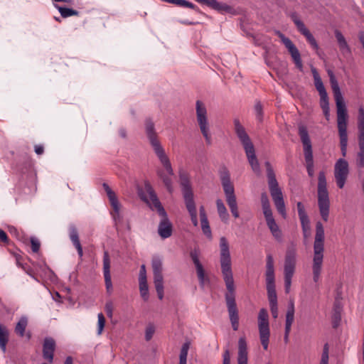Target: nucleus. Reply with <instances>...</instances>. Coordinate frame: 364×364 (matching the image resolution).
I'll return each mask as SVG.
<instances>
[{"mask_svg":"<svg viewBox=\"0 0 364 364\" xmlns=\"http://www.w3.org/2000/svg\"><path fill=\"white\" fill-rule=\"evenodd\" d=\"M152 268L154 272V283L158 297L159 298V259L157 257H154L152 260Z\"/></svg>","mask_w":364,"mask_h":364,"instance_id":"obj_29","label":"nucleus"},{"mask_svg":"<svg viewBox=\"0 0 364 364\" xmlns=\"http://www.w3.org/2000/svg\"><path fill=\"white\" fill-rule=\"evenodd\" d=\"M265 279L267 288L275 287L274 259L271 254H268L266 258Z\"/></svg>","mask_w":364,"mask_h":364,"instance_id":"obj_20","label":"nucleus"},{"mask_svg":"<svg viewBox=\"0 0 364 364\" xmlns=\"http://www.w3.org/2000/svg\"><path fill=\"white\" fill-rule=\"evenodd\" d=\"M145 131L156 156L159 157V141L157 139V133L155 130L154 123L150 118H147L145 120Z\"/></svg>","mask_w":364,"mask_h":364,"instance_id":"obj_18","label":"nucleus"},{"mask_svg":"<svg viewBox=\"0 0 364 364\" xmlns=\"http://www.w3.org/2000/svg\"><path fill=\"white\" fill-rule=\"evenodd\" d=\"M196 114L200 132L205 138L206 144L210 145L212 143V139L210 133L208 111L205 105L200 100H197L196 102Z\"/></svg>","mask_w":364,"mask_h":364,"instance_id":"obj_7","label":"nucleus"},{"mask_svg":"<svg viewBox=\"0 0 364 364\" xmlns=\"http://www.w3.org/2000/svg\"><path fill=\"white\" fill-rule=\"evenodd\" d=\"M69 236L74 246L80 245L77 229L71 225L69 228Z\"/></svg>","mask_w":364,"mask_h":364,"instance_id":"obj_39","label":"nucleus"},{"mask_svg":"<svg viewBox=\"0 0 364 364\" xmlns=\"http://www.w3.org/2000/svg\"><path fill=\"white\" fill-rule=\"evenodd\" d=\"M173 233V225L168 219L166 213L161 206V238H168Z\"/></svg>","mask_w":364,"mask_h":364,"instance_id":"obj_19","label":"nucleus"},{"mask_svg":"<svg viewBox=\"0 0 364 364\" xmlns=\"http://www.w3.org/2000/svg\"><path fill=\"white\" fill-rule=\"evenodd\" d=\"M293 21L295 23L298 31L304 36L310 31L306 28L304 23L300 21L296 16H292Z\"/></svg>","mask_w":364,"mask_h":364,"instance_id":"obj_42","label":"nucleus"},{"mask_svg":"<svg viewBox=\"0 0 364 364\" xmlns=\"http://www.w3.org/2000/svg\"><path fill=\"white\" fill-rule=\"evenodd\" d=\"M220 178H221L222 185L224 183H228L231 182L230 174H229L228 171H225L221 173Z\"/></svg>","mask_w":364,"mask_h":364,"instance_id":"obj_58","label":"nucleus"},{"mask_svg":"<svg viewBox=\"0 0 364 364\" xmlns=\"http://www.w3.org/2000/svg\"><path fill=\"white\" fill-rule=\"evenodd\" d=\"M196 1L206 5L221 13H231L232 8L226 4L220 3L216 0H195Z\"/></svg>","mask_w":364,"mask_h":364,"instance_id":"obj_25","label":"nucleus"},{"mask_svg":"<svg viewBox=\"0 0 364 364\" xmlns=\"http://www.w3.org/2000/svg\"><path fill=\"white\" fill-rule=\"evenodd\" d=\"M267 225L270 230L273 237L279 242L282 240V232L279 228L278 225L275 222L274 218H269L265 219Z\"/></svg>","mask_w":364,"mask_h":364,"instance_id":"obj_27","label":"nucleus"},{"mask_svg":"<svg viewBox=\"0 0 364 364\" xmlns=\"http://www.w3.org/2000/svg\"><path fill=\"white\" fill-rule=\"evenodd\" d=\"M216 206L220 220L225 223H228L229 220V214L228 213L227 208H225L223 200L221 199H218L216 200Z\"/></svg>","mask_w":364,"mask_h":364,"instance_id":"obj_32","label":"nucleus"},{"mask_svg":"<svg viewBox=\"0 0 364 364\" xmlns=\"http://www.w3.org/2000/svg\"><path fill=\"white\" fill-rule=\"evenodd\" d=\"M34 150L38 155H41L44 152V147L43 145H36Z\"/></svg>","mask_w":364,"mask_h":364,"instance_id":"obj_64","label":"nucleus"},{"mask_svg":"<svg viewBox=\"0 0 364 364\" xmlns=\"http://www.w3.org/2000/svg\"><path fill=\"white\" fill-rule=\"evenodd\" d=\"M137 193L140 199L151 209L159 213V200L149 181H144V186L137 185Z\"/></svg>","mask_w":364,"mask_h":364,"instance_id":"obj_10","label":"nucleus"},{"mask_svg":"<svg viewBox=\"0 0 364 364\" xmlns=\"http://www.w3.org/2000/svg\"><path fill=\"white\" fill-rule=\"evenodd\" d=\"M261 203L262 205L263 213L265 219L272 218V211L270 208L269 198L266 193H262L261 196Z\"/></svg>","mask_w":364,"mask_h":364,"instance_id":"obj_35","label":"nucleus"},{"mask_svg":"<svg viewBox=\"0 0 364 364\" xmlns=\"http://www.w3.org/2000/svg\"><path fill=\"white\" fill-rule=\"evenodd\" d=\"M318 206L321 218L328 221L330 210L329 193L327 189L326 173L321 171L318 176L317 186Z\"/></svg>","mask_w":364,"mask_h":364,"instance_id":"obj_6","label":"nucleus"},{"mask_svg":"<svg viewBox=\"0 0 364 364\" xmlns=\"http://www.w3.org/2000/svg\"><path fill=\"white\" fill-rule=\"evenodd\" d=\"M265 166L267 168V176L271 196L278 213L285 218L287 216V212L282 192L279 187L278 182L276 179L274 170L270 163L267 161L265 163Z\"/></svg>","mask_w":364,"mask_h":364,"instance_id":"obj_5","label":"nucleus"},{"mask_svg":"<svg viewBox=\"0 0 364 364\" xmlns=\"http://www.w3.org/2000/svg\"><path fill=\"white\" fill-rule=\"evenodd\" d=\"M189 348V343H185L183 344L179 355V364H186Z\"/></svg>","mask_w":364,"mask_h":364,"instance_id":"obj_40","label":"nucleus"},{"mask_svg":"<svg viewBox=\"0 0 364 364\" xmlns=\"http://www.w3.org/2000/svg\"><path fill=\"white\" fill-rule=\"evenodd\" d=\"M335 36L341 52H343V53H350V48L341 32H340L339 31H336Z\"/></svg>","mask_w":364,"mask_h":364,"instance_id":"obj_31","label":"nucleus"},{"mask_svg":"<svg viewBox=\"0 0 364 364\" xmlns=\"http://www.w3.org/2000/svg\"><path fill=\"white\" fill-rule=\"evenodd\" d=\"M305 37L308 43L314 49L317 50L318 48V46L317 44L316 39L310 32L306 36H305Z\"/></svg>","mask_w":364,"mask_h":364,"instance_id":"obj_52","label":"nucleus"},{"mask_svg":"<svg viewBox=\"0 0 364 364\" xmlns=\"http://www.w3.org/2000/svg\"><path fill=\"white\" fill-rule=\"evenodd\" d=\"M258 330L261 344L264 350H267L269 343L270 328L269 314L265 309H261L258 314Z\"/></svg>","mask_w":364,"mask_h":364,"instance_id":"obj_11","label":"nucleus"},{"mask_svg":"<svg viewBox=\"0 0 364 364\" xmlns=\"http://www.w3.org/2000/svg\"><path fill=\"white\" fill-rule=\"evenodd\" d=\"M220 262L222 275L225 283L228 292L225 294V301L229 317L238 313L235 299V284L231 267V257L229 243L225 237L220 239Z\"/></svg>","mask_w":364,"mask_h":364,"instance_id":"obj_1","label":"nucleus"},{"mask_svg":"<svg viewBox=\"0 0 364 364\" xmlns=\"http://www.w3.org/2000/svg\"><path fill=\"white\" fill-rule=\"evenodd\" d=\"M358 147L356 164L358 166L363 168L364 167V136H358Z\"/></svg>","mask_w":364,"mask_h":364,"instance_id":"obj_34","label":"nucleus"},{"mask_svg":"<svg viewBox=\"0 0 364 364\" xmlns=\"http://www.w3.org/2000/svg\"><path fill=\"white\" fill-rule=\"evenodd\" d=\"M348 173V163L343 159H339L334 166V177L336 185L339 188L344 187Z\"/></svg>","mask_w":364,"mask_h":364,"instance_id":"obj_14","label":"nucleus"},{"mask_svg":"<svg viewBox=\"0 0 364 364\" xmlns=\"http://www.w3.org/2000/svg\"><path fill=\"white\" fill-rule=\"evenodd\" d=\"M161 165L166 173L164 176H162V173H161V178L163 180L164 186L171 193L173 191V171L170 160L162 148H161Z\"/></svg>","mask_w":364,"mask_h":364,"instance_id":"obj_13","label":"nucleus"},{"mask_svg":"<svg viewBox=\"0 0 364 364\" xmlns=\"http://www.w3.org/2000/svg\"><path fill=\"white\" fill-rule=\"evenodd\" d=\"M28 325V319L26 316H22L15 326V333L21 337L25 334V330Z\"/></svg>","mask_w":364,"mask_h":364,"instance_id":"obj_36","label":"nucleus"},{"mask_svg":"<svg viewBox=\"0 0 364 364\" xmlns=\"http://www.w3.org/2000/svg\"><path fill=\"white\" fill-rule=\"evenodd\" d=\"M278 36L281 39L283 44L285 46L289 53H290L291 58L296 65V67L301 71L303 70V63L301 58V55L295 46V45L292 43V41L287 37H286L283 33L278 32Z\"/></svg>","mask_w":364,"mask_h":364,"instance_id":"obj_15","label":"nucleus"},{"mask_svg":"<svg viewBox=\"0 0 364 364\" xmlns=\"http://www.w3.org/2000/svg\"><path fill=\"white\" fill-rule=\"evenodd\" d=\"M179 178L186 208L190 215L193 225L197 227L198 225V215L190 177L188 173L181 172Z\"/></svg>","mask_w":364,"mask_h":364,"instance_id":"obj_4","label":"nucleus"},{"mask_svg":"<svg viewBox=\"0 0 364 364\" xmlns=\"http://www.w3.org/2000/svg\"><path fill=\"white\" fill-rule=\"evenodd\" d=\"M55 7L58 9L63 18H68L72 16H79L80 14L78 11L70 8L63 7L58 4L55 5Z\"/></svg>","mask_w":364,"mask_h":364,"instance_id":"obj_37","label":"nucleus"},{"mask_svg":"<svg viewBox=\"0 0 364 364\" xmlns=\"http://www.w3.org/2000/svg\"><path fill=\"white\" fill-rule=\"evenodd\" d=\"M328 75L336 101L337 118L348 117L338 83L332 71H328Z\"/></svg>","mask_w":364,"mask_h":364,"instance_id":"obj_12","label":"nucleus"},{"mask_svg":"<svg viewBox=\"0 0 364 364\" xmlns=\"http://www.w3.org/2000/svg\"><path fill=\"white\" fill-rule=\"evenodd\" d=\"M296 264V251L294 247L287 250L284 257V277L285 292L289 293L291 285V279L294 274Z\"/></svg>","mask_w":364,"mask_h":364,"instance_id":"obj_8","label":"nucleus"},{"mask_svg":"<svg viewBox=\"0 0 364 364\" xmlns=\"http://www.w3.org/2000/svg\"><path fill=\"white\" fill-rule=\"evenodd\" d=\"M324 228L321 222L316 224V235L314 242V257L312 264L313 280L318 282L322 271L324 252Z\"/></svg>","mask_w":364,"mask_h":364,"instance_id":"obj_2","label":"nucleus"},{"mask_svg":"<svg viewBox=\"0 0 364 364\" xmlns=\"http://www.w3.org/2000/svg\"><path fill=\"white\" fill-rule=\"evenodd\" d=\"M190 257L195 265L196 274L199 280L200 286L201 288H204L205 284L210 283L208 277L205 274V270L202 264L199 260L200 252L198 249H194L191 251Z\"/></svg>","mask_w":364,"mask_h":364,"instance_id":"obj_16","label":"nucleus"},{"mask_svg":"<svg viewBox=\"0 0 364 364\" xmlns=\"http://www.w3.org/2000/svg\"><path fill=\"white\" fill-rule=\"evenodd\" d=\"M102 186L107 193V196L109 198L112 209L116 213H118L120 208V204L119 203V200L115 193L110 188L107 183H104L102 184Z\"/></svg>","mask_w":364,"mask_h":364,"instance_id":"obj_26","label":"nucleus"},{"mask_svg":"<svg viewBox=\"0 0 364 364\" xmlns=\"http://www.w3.org/2000/svg\"><path fill=\"white\" fill-rule=\"evenodd\" d=\"M321 360L328 361V346L327 343L323 346Z\"/></svg>","mask_w":364,"mask_h":364,"instance_id":"obj_61","label":"nucleus"},{"mask_svg":"<svg viewBox=\"0 0 364 364\" xmlns=\"http://www.w3.org/2000/svg\"><path fill=\"white\" fill-rule=\"evenodd\" d=\"M223 188L225 196L235 193L234 187L231 182L223 184Z\"/></svg>","mask_w":364,"mask_h":364,"instance_id":"obj_55","label":"nucleus"},{"mask_svg":"<svg viewBox=\"0 0 364 364\" xmlns=\"http://www.w3.org/2000/svg\"><path fill=\"white\" fill-rule=\"evenodd\" d=\"M0 242L4 244H9V239L5 231L0 228Z\"/></svg>","mask_w":364,"mask_h":364,"instance_id":"obj_62","label":"nucleus"},{"mask_svg":"<svg viewBox=\"0 0 364 364\" xmlns=\"http://www.w3.org/2000/svg\"><path fill=\"white\" fill-rule=\"evenodd\" d=\"M296 207L299 219L308 218V215L304 209V206L301 202H298L296 204Z\"/></svg>","mask_w":364,"mask_h":364,"instance_id":"obj_49","label":"nucleus"},{"mask_svg":"<svg viewBox=\"0 0 364 364\" xmlns=\"http://www.w3.org/2000/svg\"><path fill=\"white\" fill-rule=\"evenodd\" d=\"M226 196V202L228 206H232L237 205L236 196L235 193L227 195Z\"/></svg>","mask_w":364,"mask_h":364,"instance_id":"obj_57","label":"nucleus"},{"mask_svg":"<svg viewBox=\"0 0 364 364\" xmlns=\"http://www.w3.org/2000/svg\"><path fill=\"white\" fill-rule=\"evenodd\" d=\"M201 229L204 235L208 238L212 237V232L208 218L200 219Z\"/></svg>","mask_w":364,"mask_h":364,"instance_id":"obj_43","label":"nucleus"},{"mask_svg":"<svg viewBox=\"0 0 364 364\" xmlns=\"http://www.w3.org/2000/svg\"><path fill=\"white\" fill-rule=\"evenodd\" d=\"M33 166L32 159L29 156H26L24 161V164L23 167H20L18 169L21 171V173H25L31 168Z\"/></svg>","mask_w":364,"mask_h":364,"instance_id":"obj_48","label":"nucleus"},{"mask_svg":"<svg viewBox=\"0 0 364 364\" xmlns=\"http://www.w3.org/2000/svg\"><path fill=\"white\" fill-rule=\"evenodd\" d=\"M233 122L235 132L245 149L248 162L250 163L252 171L256 173H259V164L255 154V146L249 135L238 119H235Z\"/></svg>","mask_w":364,"mask_h":364,"instance_id":"obj_3","label":"nucleus"},{"mask_svg":"<svg viewBox=\"0 0 364 364\" xmlns=\"http://www.w3.org/2000/svg\"><path fill=\"white\" fill-rule=\"evenodd\" d=\"M301 225L303 230L304 238H307L311 235L310 221L308 218L300 219Z\"/></svg>","mask_w":364,"mask_h":364,"instance_id":"obj_41","label":"nucleus"},{"mask_svg":"<svg viewBox=\"0 0 364 364\" xmlns=\"http://www.w3.org/2000/svg\"><path fill=\"white\" fill-rule=\"evenodd\" d=\"M299 134L304 146V154L306 171L308 175L310 177H313L314 175V163L311 144L306 129L303 126L299 127Z\"/></svg>","mask_w":364,"mask_h":364,"instance_id":"obj_9","label":"nucleus"},{"mask_svg":"<svg viewBox=\"0 0 364 364\" xmlns=\"http://www.w3.org/2000/svg\"><path fill=\"white\" fill-rule=\"evenodd\" d=\"M248 351L246 338L242 336L238 340L237 364H247Z\"/></svg>","mask_w":364,"mask_h":364,"instance_id":"obj_24","label":"nucleus"},{"mask_svg":"<svg viewBox=\"0 0 364 364\" xmlns=\"http://www.w3.org/2000/svg\"><path fill=\"white\" fill-rule=\"evenodd\" d=\"M55 347V341L53 338L46 337L44 339L43 343V357L50 363L53 360Z\"/></svg>","mask_w":364,"mask_h":364,"instance_id":"obj_23","label":"nucleus"},{"mask_svg":"<svg viewBox=\"0 0 364 364\" xmlns=\"http://www.w3.org/2000/svg\"><path fill=\"white\" fill-rule=\"evenodd\" d=\"M154 331H155L154 326L151 324H149L146 328V333H145L146 341H149L152 338Z\"/></svg>","mask_w":364,"mask_h":364,"instance_id":"obj_53","label":"nucleus"},{"mask_svg":"<svg viewBox=\"0 0 364 364\" xmlns=\"http://www.w3.org/2000/svg\"><path fill=\"white\" fill-rule=\"evenodd\" d=\"M230 209V211L232 213V215L235 218H239L240 215H239V211H238V207H237V205H232V206H229Z\"/></svg>","mask_w":364,"mask_h":364,"instance_id":"obj_63","label":"nucleus"},{"mask_svg":"<svg viewBox=\"0 0 364 364\" xmlns=\"http://www.w3.org/2000/svg\"><path fill=\"white\" fill-rule=\"evenodd\" d=\"M223 364H230V353L228 349H226L223 354Z\"/></svg>","mask_w":364,"mask_h":364,"instance_id":"obj_59","label":"nucleus"},{"mask_svg":"<svg viewBox=\"0 0 364 364\" xmlns=\"http://www.w3.org/2000/svg\"><path fill=\"white\" fill-rule=\"evenodd\" d=\"M305 37L308 43L314 49L317 50L318 48V46L317 44L316 39L310 32L306 36H305Z\"/></svg>","mask_w":364,"mask_h":364,"instance_id":"obj_51","label":"nucleus"},{"mask_svg":"<svg viewBox=\"0 0 364 364\" xmlns=\"http://www.w3.org/2000/svg\"><path fill=\"white\" fill-rule=\"evenodd\" d=\"M294 321V304L293 301L289 302L286 314L285 329L291 330V325Z\"/></svg>","mask_w":364,"mask_h":364,"instance_id":"obj_30","label":"nucleus"},{"mask_svg":"<svg viewBox=\"0 0 364 364\" xmlns=\"http://www.w3.org/2000/svg\"><path fill=\"white\" fill-rule=\"evenodd\" d=\"M103 273L107 291L110 294L112 291V283L110 274V259L107 251L104 252L103 255Z\"/></svg>","mask_w":364,"mask_h":364,"instance_id":"obj_22","label":"nucleus"},{"mask_svg":"<svg viewBox=\"0 0 364 364\" xmlns=\"http://www.w3.org/2000/svg\"><path fill=\"white\" fill-rule=\"evenodd\" d=\"M255 112H256L257 118L259 121H262L263 112H262V106L260 102H257L255 104Z\"/></svg>","mask_w":364,"mask_h":364,"instance_id":"obj_54","label":"nucleus"},{"mask_svg":"<svg viewBox=\"0 0 364 364\" xmlns=\"http://www.w3.org/2000/svg\"><path fill=\"white\" fill-rule=\"evenodd\" d=\"M105 318L102 313H100L98 314V329H97V334L100 335L102 334L103 329L105 326Z\"/></svg>","mask_w":364,"mask_h":364,"instance_id":"obj_46","label":"nucleus"},{"mask_svg":"<svg viewBox=\"0 0 364 364\" xmlns=\"http://www.w3.org/2000/svg\"><path fill=\"white\" fill-rule=\"evenodd\" d=\"M267 296L269 304L277 303V296L276 293L275 287H267Z\"/></svg>","mask_w":364,"mask_h":364,"instance_id":"obj_44","label":"nucleus"},{"mask_svg":"<svg viewBox=\"0 0 364 364\" xmlns=\"http://www.w3.org/2000/svg\"><path fill=\"white\" fill-rule=\"evenodd\" d=\"M348 117L337 118L338 132L340 138L341 154L346 156L348 146L347 123Z\"/></svg>","mask_w":364,"mask_h":364,"instance_id":"obj_17","label":"nucleus"},{"mask_svg":"<svg viewBox=\"0 0 364 364\" xmlns=\"http://www.w3.org/2000/svg\"><path fill=\"white\" fill-rule=\"evenodd\" d=\"M139 291L141 298L146 301L149 299V288L146 278V270L144 264L141 265L139 275Z\"/></svg>","mask_w":364,"mask_h":364,"instance_id":"obj_21","label":"nucleus"},{"mask_svg":"<svg viewBox=\"0 0 364 364\" xmlns=\"http://www.w3.org/2000/svg\"><path fill=\"white\" fill-rule=\"evenodd\" d=\"M358 136H364V108L360 107L358 115Z\"/></svg>","mask_w":364,"mask_h":364,"instance_id":"obj_38","label":"nucleus"},{"mask_svg":"<svg viewBox=\"0 0 364 364\" xmlns=\"http://www.w3.org/2000/svg\"><path fill=\"white\" fill-rule=\"evenodd\" d=\"M320 95V106L323 110L330 109H329V102L328 97L327 93L321 94Z\"/></svg>","mask_w":364,"mask_h":364,"instance_id":"obj_45","label":"nucleus"},{"mask_svg":"<svg viewBox=\"0 0 364 364\" xmlns=\"http://www.w3.org/2000/svg\"><path fill=\"white\" fill-rule=\"evenodd\" d=\"M105 312L108 317H112L113 313V303L112 301H107L105 306Z\"/></svg>","mask_w":364,"mask_h":364,"instance_id":"obj_56","label":"nucleus"},{"mask_svg":"<svg viewBox=\"0 0 364 364\" xmlns=\"http://www.w3.org/2000/svg\"><path fill=\"white\" fill-rule=\"evenodd\" d=\"M311 73L314 77V85L319 95L327 93L321 78L315 68H311Z\"/></svg>","mask_w":364,"mask_h":364,"instance_id":"obj_33","label":"nucleus"},{"mask_svg":"<svg viewBox=\"0 0 364 364\" xmlns=\"http://www.w3.org/2000/svg\"><path fill=\"white\" fill-rule=\"evenodd\" d=\"M9 340V331L8 328L0 323V348L5 353L6 350V345Z\"/></svg>","mask_w":364,"mask_h":364,"instance_id":"obj_28","label":"nucleus"},{"mask_svg":"<svg viewBox=\"0 0 364 364\" xmlns=\"http://www.w3.org/2000/svg\"><path fill=\"white\" fill-rule=\"evenodd\" d=\"M305 37L308 43L314 49L317 50L318 48V46L317 44L316 39L310 32L306 36H305Z\"/></svg>","mask_w":364,"mask_h":364,"instance_id":"obj_50","label":"nucleus"},{"mask_svg":"<svg viewBox=\"0 0 364 364\" xmlns=\"http://www.w3.org/2000/svg\"><path fill=\"white\" fill-rule=\"evenodd\" d=\"M270 311L274 318H277L278 317V307L277 303L269 304Z\"/></svg>","mask_w":364,"mask_h":364,"instance_id":"obj_60","label":"nucleus"},{"mask_svg":"<svg viewBox=\"0 0 364 364\" xmlns=\"http://www.w3.org/2000/svg\"><path fill=\"white\" fill-rule=\"evenodd\" d=\"M30 241H31V247L32 251L34 253L38 252L40 247H41V242L38 240V239H37L34 237H31Z\"/></svg>","mask_w":364,"mask_h":364,"instance_id":"obj_47","label":"nucleus"}]
</instances>
